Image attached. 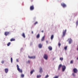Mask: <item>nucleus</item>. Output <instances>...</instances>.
<instances>
[{
	"label": "nucleus",
	"instance_id": "1",
	"mask_svg": "<svg viewBox=\"0 0 78 78\" xmlns=\"http://www.w3.org/2000/svg\"><path fill=\"white\" fill-rule=\"evenodd\" d=\"M62 71L63 72H64L65 71V70H66V67L65 66H62Z\"/></svg>",
	"mask_w": 78,
	"mask_h": 78
},
{
	"label": "nucleus",
	"instance_id": "2",
	"mask_svg": "<svg viewBox=\"0 0 78 78\" xmlns=\"http://www.w3.org/2000/svg\"><path fill=\"white\" fill-rule=\"evenodd\" d=\"M44 58L45 59L47 60L48 59V55L47 54H44Z\"/></svg>",
	"mask_w": 78,
	"mask_h": 78
},
{
	"label": "nucleus",
	"instance_id": "3",
	"mask_svg": "<svg viewBox=\"0 0 78 78\" xmlns=\"http://www.w3.org/2000/svg\"><path fill=\"white\" fill-rule=\"evenodd\" d=\"M34 5H31L30 7V9L31 11H33V10H34Z\"/></svg>",
	"mask_w": 78,
	"mask_h": 78
},
{
	"label": "nucleus",
	"instance_id": "4",
	"mask_svg": "<svg viewBox=\"0 0 78 78\" xmlns=\"http://www.w3.org/2000/svg\"><path fill=\"white\" fill-rule=\"evenodd\" d=\"M73 72L74 73H76L78 72V70L76 68H74L73 69Z\"/></svg>",
	"mask_w": 78,
	"mask_h": 78
},
{
	"label": "nucleus",
	"instance_id": "5",
	"mask_svg": "<svg viewBox=\"0 0 78 78\" xmlns=\"http://www.w3.org/2000/svg\"><path fill=\"white\" fill-rule=\"evenodd\" d=\"M61 5L63 7V8H65V7H66V4H65L64 3H62L61 4Z\"/></svg>",
	"mask_w": 78,
	"mask_h": 78
},
{
	"label": "nucleus",
	"instance_id": "6",
	"mask_svg": "<svg viewBox=\"0 0 78 78\" xmlns=\"http://www.w3.org/2000/svg\"><path fill=\"white\" fill-rule=\"evenodd\" d=\"M66 30H64L63 32V35H62V37H64L65 36V34H66Z\"/></svg>",
	"mask_w": 78,
	"mask_h": 78
},
{
	"label": "nucleus",
	"instance_id": "7",
	"mask_svg": "<svg viewBox=\"0 0 78 78\" xmlns=\"http://www.w3.org/2000/svg\"><path fill=\"white\" fill-rule=\"evenodd\" d=\"M9 34V32H8V31H6L5 32L4 34L5 36H8V34Z\"/></svg>",
	"mask_w": 78,
	"mask_h": 78
},
{
	"label": "nucleus",
	"instance_id": "8",
	"mask_svg": "<svg viewBox=\"0 0 78 78\" xmlns=\"http://www.w3.org/2000/svg\"><path fill=\"white\" fill-rule=\"evenodd\" d=\"M68 41H69V44H71V43L72 42V39H71V38L68 39Z\"/></svg>",
	"mask_w": 78,
	"mask_h": 78
},
{
	"label": "nucleus",
	"instance_id": "9",
	"mask_svg": "<svg viewBox=\"0 0 78 78\" xmlns=\"http://www.w3.org/2000/svg\"><path fill=\"white\" fill-rule=\"evenodd\" d=\"M28 57L29 58H30V59H35V58H36V57H35V56H33L32 57L28 56Z\"/></svg>",
	"mask_w": 78,
	"mask_h": 78
},
{
	"label": "nucleus",
	"instance_id": "10",
	"mask_svg": "<svg viewBox=\"0 0 78 78\" xmlns=\"http://www.w3.org/2000/svg\"><path fill=\"white\" fill-rule=\"evenodd\" d=\"M8 68H5V73H8Z\"/></svg>",
	"mask_w": 78,
	"mask_h": 78
},
{
	"label": "nucleus",
	"instance_id": "11",
	"mask_svg": "<svg viewBox=\"0 0 78 78\" xmlns=\"http://www.w3.org/2000/svg\"><path fill=\"white\" fill-rule=\"evenodd\" d=\"M62 65L61 64H60L59 65L58 68V70H60V69H61V67H62Z\"/></svg>",
	"mask_w": 78,
	"mask_h": 78
},
{
	"label": "nucleus",
	"instance_id": "12",
	"mask_svg": "<svg viewBox=\"0 0 78 78\" xmlns=\"http://www.w3.org/2000/svg\"><path fill=\"white\" fill-rule=\"evenodd\" d=\"M42 47V44H39L38 45V47L39 48H41Z\"/></svg>",
	"mask_w": 78,
	"mask_h": 78
},
{
	"label": "nucleus",
	"instance_id": "13",
	"mask_svg": "<svg viewBox=\"0 0 78 78\" xmlns=\"http://www.w3.org/2000/svg\"><path fill=\"white\" fill-rule=\"evenodd\" d=\"M16 66L19 72H20V69H19V65H17Z\"/></svg>",
	"mask_w": 78,
	"mask_h": 78
},
{
	"label": "nucleus",
	"instance_id": "14",
	"mask_svg": "<svg viewBox=\"0 0 78 78\" xmlns=\"http://www.w3.org/2000/svg\"><path fill=\"white\" fill-rule=\"evenodd\" d=\"M45 39V36H44L42 38H41V41H44Z\"/></svg>",
	"mask_w": 78,
	"mask_h": 78
},
{
	"label": "nucleus",
	"instance_id": "15",
	"mask_svg": "<svg viewBox=\"0 0 78 78\" xmlns=\"http://www.w3.org/2000/svg\"><path fill=\"white\" fill-rule=\"evenodd\" d=\"M54 38V35H52L51 37V40H53V39Z\"/></svg>",
	"mask_w": 78,
	"mask_h": 78
},
{
	"label": "nucleus",
	"instance_id": "16",
	"mask_svg": "<svg viewBox=\"0 0 78 78\" xmlns=\"http://www.w3.org/2000/svg\"><path fill=\"white\" fill-rule=\"evenodd\" d=\"M48 48L49 50H52V47L51 46H49Z\"/></svg>",
	"mask_w": 78,
	"mask_h": 78
},
{
	"label": "nucleus",
	"instance_id": "17",
	"mask_svg": "<svg viewBox=\"0 0 78 78\" xmlns=\"http://www.w3.org/2000/svg\"><path fill=\"white\" fill-rule=\"evenodd\" d=\"M15 41V39H14V38H12L10 39V41Z\"/></svg>",
	"mask_w": 78,
	"mask_h": 78
},
{
	"label": "nucleus",
	"instance_id": "18",
	"mask_svg": "<svg viewBox=\"0 0 78 78\" xmlns=\"http://www.w3.org/2000/svg\"><path fill=\"white\" fill-rule=\"evenodd\" d=\"M37 37L38 39H39V37H40V34H38L37 35Z\"/></svg>",
	"mask_w": 78,
	"mask_h": 78
},
{
	"label": "nucleus",
	"instance_id": "19",
	"mask_svg": "<svg viewBox=\"0 0 78 78\" xmlns=\"http://www.w3.org/2000/svg\"><path fill=\"white\" fill-rule=\"evenodd\" d=\"M22 36L24 37V38H25V34L24 33H23Z\"/></svg>",
	"mask_w": 78,
	"mask_h": 78
},
{
	"label": "nucleus",
	"instance_id": "20",
	"mask_svg": "<svg viewBox=\"0 0 78 78\" xmlns=\"http://www.w3.org/2000/svg\"><path fill=\"white\" fill-rule=\"evenodd\" d=\"M43 71H42V69L41 68H40V73H41V72H42Z\"/></svg>",
	"mask_w": 78,
	"mask_h": 78
},
{
	"label": "nucleus",
	"instance_id": "21",
	"mask_svg": "<svg viewBox=\"0 0 78 78\" xmlns=\"http://www.w3.org/2000/svg\"><path fill=\"white\" fill-rule=\"evenodd\" d=\"M34 72V70H32V71H31L30 72V74H33V73Z\"/></svg>",
	"mask_w": 78,
	"mask_h": 78
},
{
	"label": "nucleus",
	"instance_id": "22",
	"mask_svg": "<svg viewBox=\"0 0 78 78\" xmlns=\"http://www.w3.org/2000/svg\"><path fill=\"white\" fill-rule=\"evenodd\" d=\"M24 74H22L21 75V78H23V77H24Z\"/></svg>",
	"mask_w": 78,
	"mask_h": 78
},
{
	"label": "nucleus",
	"instance_id": "23",
	"mask_svg": "<svg viewBox=\"0 0 78 78\" xmlns=\"http://www.w3.org/2000/svg\"><path fill=\"white\" fill-rule=\"evenodd\" d=\"M7 46H9L10 45H11V42H9L7 44Z\"/></svg>",
	"mask_w": 78,
	"mask_h": 78
},
{
	"label": "nucleus",
	"instance_id": "24",
	"mask_svg": "<svg viewBox=\"0 0 78 78\" xmlns=\"http://www.w3.org/2000/svg\"><path fill=\"white\" fill-rule=\"evenodd\" d=\"M37 23H38V22H36L34 23V25H36V24H37Z\"/></svg>",
	"mask_w": 78,
	"mask_h": 78
},
{
	"label": "nucleus",
	"instance_id": "25",
	"mask_svg": "<svg viewBox=\"0 0 78 78\" xmlns=\"http://www.w3.org/2000/svg\"><path fill=\"white\" fill-rule=\"evenodd\" d=\"M64 49H65V50H67V46H66L64 48Z\"/></svg>",
	"mask_w": 78,
	"mask_h": 78
},
{
	"label": "nucleus",
	"instance_id": "26",
	"mask_svg": "<svg viewBox=\"0 0 78 78\" xmlns=\"http://www.w3.org/2000/svg\"><path fill=\"white\" fill-rule=\"evenodd\" d=\"M60 60H61V61H62V60H63V58H60Z\"/></svg>",
	"mask_w": 78,
	"mask_h": 78
},
{
	"label": "nucleus",
	"instance_id": "27",
	"mask_svg": "<svg viewBox=\"0 0 78 78\" xmlns=\"http://www.w3.org/2000/svg\"><path fill=\"white\" fill-rule=\"evenodd\" d=\"M41 77V75H37V78H40V77Z\"/></svg>",
	"mask_w": 78,
	"mask_h": 78
},
{
	"label": "nucleus",
	"instance_id": "28",
	"mask_svg": "<svg viewBox=\"0 0 78 78\" xmlns=\"http://www.w3.org/2000/svg\"><path fill=\"white\" fill-rule=\"evenodd\" d=\"M11 63H12V58H11Z\"/></svg>",
	"mask_w": 78,
	"mask_h": 78
},
{
	"label": "nucleus",
	"instance_id": "29",
	"mask_svg": "<svg viewBox=\"0 0 78 78\" xmlns=\"http://www.w3.org/2000/svg\"><path fill=\"white\" fill-rule=\"evenodd\" d=\"M61 43H58V45L59 47H60V46H61Z\"/></svg>",
	"mask_w": 78,
	"mask_h": 78
},
{
	"label": "nucleus",
	"instance_id": "30",
	"mask_svg": "<svg viewBox=\"0 0 78 78\" xmlns=\"http://www.w3.org/2000/svg\"><path fill=\"white\" fill-rule=\"evenodd\" d=\"M76 25L77 26V25H78V21H77L76 22Z\"/></svg>",
	"mask_w": 78,
	"mask_h": 78
},
{
	"label": "nucleus",
	"instance_id": "31",
	"mask_svg": "<svg viewBox=\"0 0 78 78\" xmlns=\"http://www.w3.org/2000/svg\"><path fill=\"white\" fill-rule=\"evenodd\" d=\"M48 75H47V76H46L45 77V78H48Z\"/></svg>",
	"mask_w": 78,
	"mask_h": 78
},
{
	"label": "nucleus",
	"instance_id": "32",
	"mask_svg": "<svg viewBox=\"0 0 78 78\" xmlns=\"http://www.w3.org/2000/svg\"><path fill=\"white\" fill-rule=\"evenodd\" d=\"M73 76H75V74L74 73H73Z\"/></svg>",
	"mask_w": 78,
	"mask_h": 78
},
{
	"label": "nucleus",
	"instance_id": "33",
	"mask_svg": "<svg viewBox=\"0 0 78 78\" xmlns=\"http://www.w3.org/2000/svg\"><path fill=\"white\" fill-rule=\"evenodd\" d=\"M30 62V60H28V61L27 62V63H28V64Z\"/></svg>",
	"mask_w": 78,
	"mask_h": 78
},
{
	"label": "nucleus",
	"instance_id": "34",
	"mask_svg": "<svg viewBox=\"0 0 78 78\" xmlns=\"http://www.w3.org/2000/svg\"><path fill=\"white\" fill-rule=\"evenodd\" d=\"M20 72H21V73H22V69H20Z\"/></svg>",
	"mask_w": 78,
	"mask_h": 78
},
{
	"label": "nucleus",
	"instance_id": "35",
	"mask_svg": "<svg viewBox=\"0 0 78 78\" xmlns=\"http://www.w3.org/2000/svg\"><path fill=\"white\" fill-rule=\"evenodd\" d=\"M70 63H71V64H72V63H73V61L72 60V61H71Z\"/></svg>",
	"mask_w": 78,
	"mask_h": 78
},
{
	"label": "nucleus",
	"instance_id": "36",
	"mask_svg": "<svg viewBox=\"0 0 78 78\" xmlns=\"http://www.w3.org/2000/svg\"><path fill=\"white\" fill-rule=\"evenodd\" d=\"M2 64H3V63H4V61H2Z\"/></svg>",
	"mask_w": 78,
	"mask_h": 78
},
{
	"label": "nucleus",
	"instance_id": "37",
	"mask_svg": "<svg viewBox=\"0 0 78 78\" xmlns=\"http://www.w3.org/2000/svg\"><path fill=\"white\" fill-rule=\"evenodd\" d=\"M16 62H19V60H18V59H16Z\"/></svg>",
	"mask_w": 78,
	"mask_h": 78
},
{
	"label": "nucleus",
	"instance_id": "38",
	"mask_svg": "<svg viewBox=\"0 0 78 78\" xmlns=\"http://www.w3.org/2000/svg\"><path fill=\"white\" fill-rule=\"evenodd\" d=\"M46 42L47 44H48V41H46Z\"/></svg>",
	"mask_w": 78,
	"mask_h": 78
},
{
	"label": "nucleus",
	"instance_id": "39",
	"mask_svg": "<svg viewBox=\"0 0 78 78\" xmlns=\"http://www.w3.org/2000/svg\"><path fill=\"white\" fill-rule=\"evenodd\" d=\"M41 32H42V33H44V31L42 30V31H41Z\"/></svg>",
	"mask_w": 78,
	"mask_h": 78
},
{
	"label": "nucleus",
	"instance_id": "40",
	"mask_svg": "<svg viewBox=\"0 0 78 78\" xmlns=\"http://www.w3.org/2000/svg\"><path fill=\"white\" fill-rule=\"evenodd\" d=\"M32 34H33V31H32Z\"/></svg>",
	"mask_w": 78,
	"mask_h": 78
}]
</instances>
